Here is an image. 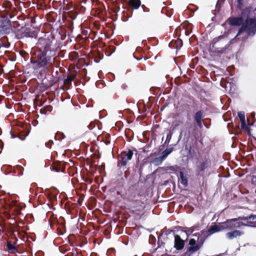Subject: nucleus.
<instances>
[{"instance_id":"nucleus-1","label":"nucleus","mask_w":256,"mask_h":256,"mask_svg":"<svg viewBox=\"0 0 256 256\" xmlns=\"http://www.w3.org/2000/svg\"><path fill=\"white\" fill-rule=\"evenodd\" d=\"M54 39L40 37L36 43V48L32 52V62L38 68H52L56 61V52L52 48Z\"/></svg>"},{"instance_id":"nucleus-2","label":"nucleus","mask_w":256,"mask_h":256,"mask_svg":"<svg viewBox=\"0 0 256 256\" xmlns=\"http://www.w3.org/2000/svg\"><path fill=\"white\" fill-rule=\"evenodd\" d=\"M22 5L24 2H17V39L24 37H36V34L31 32L30 28V19L28 14L22 12Z\"/></svg>"},{"instance_id":"nucleus-3","label":"nucleus","mask_w":256,"mask_h":256,"mask_svg":"<svg viewBox=\"0 0 256 256\" xmlns=\"http://www.w3.org/2000/svg\"><path fill=\"white\" fill-rule=\"evenodd\" d=\"M2 6L6 9L0 12V16L2 18L0 21V27L3 30H6L11 27L15 28V11L16 8L12 7V3L8 0H4Z\"/></svg>"},{"instance_id":"nucleus-4","label":"nucleus","mask_w":256,"mask_h":256,"mask_svg":"<svg viewBox=\"0 0 256 256\" xmlns=\"http://www.w3.org/2000/svg\"><path fill=\"white\" fill-rule=\"evenodd\" d=\"M210 235V233L208 232V230H202L200 234H194L193 236H198V240H196L193 238H190L187 248L194 254L198 253L197 256H198L200 250L202 247L206 239Z\"/></svg>"},{"instance_id":"nucleus-5","label":"nucleus","mask_w":256,"mask_h":256,"mask_svg":"<svg viewBox=\"0 0 256 256\" xmlns=\"http://www.w3.org/2000/svg\"><path fill=\"white\" fill-rule=\"evenodd\" d=\"M225 38L226 36L222 34L214 38L209 44L210 52L217 55L224 53L230 46V42H228L223 46Z\"/></svg>"},{"instance_id":"nucleus-6","label":"nucleus","mask_w":256,"mask_h":256,"mask_svg":"<svg viewBox=\"0 0 256 256\" xmlns=\"http://www.w3.org/2000/svg\"><path fill=\"white\" fill-rule=\"evenodd\" d=\"M239 224L237 220L229 219L226 222L219 223L218 224L211 226L208 229V232L212 234L214 233L222 231L224 230H233L238 226Z\"/></svg>"},{"instance_id":"nucleus-7","label":"nucleus","mask_w":256,"mask_h":256,"mask_svg":"<svg viewBox=\"0 0 256 256\" xmlns=\"http://www.w3.org/2000/svg\"><path fill=\"white\" fill-rule=\"evenodd\" d=\"M243 32H246L248 36H252L256 34V18H247L244 20L242 26L240 28L236 38Z\"/></svg>"},{"instance_id":"nucleus-8","label":"nucleus","mask_w":256,"mask_h":256,"mask_svg":"<svg viewBox=\"0 0 256 256\" xmlns=\"http://www.w3.org/2000/svg\"><path fill=\"white\" fill-rule=\"evenodd\" d=\"M197 126L195 123L188 124V126L185 130H182L180 136H184V139L186 142L192 138H196Z\"/></svg>"},{"instance_id":"nucleus-9","label":"nucleus","mask_w":256,"mask_h":256,"mask_svg":"<svg viewBox=\"0 0 256 256\" xmlns=\"http://www.w3.org/2000/svg\"><path fill=\"white\" fill-rule=\"evenodd\" d=\"M17 138L21 140H25L29 133L30 125L24 123L20 120V118H17Z\"/></svg>"},{"instance_id":"nucleus-10","label":"nucleus","mask_w":256,"mask_h":256,"mask_svg":"<svg viewBox=\"0 0 256 256\" xmlns=\"http://www.w3.org/2000/svg\"><path fill=\"white\" fill-rule=\"evenodd\" d=\"M237 220L239 224L238 226L236 228H240L242 226H250L254 227L256 226V216L251 215L249 217H238V218H232Z\"/></svg>"},{"instance_id":"nucleus-11","label":"nucleus","mask_w":256,"mask_h":256,"mask_svg":"<svg viewBox=\"0 0 256 256\" xmlns=\"http://www.w3.org/2000/svg\"><path fill=\"white\" fill-rule=\"evenodd\" d=\"M132 156L133 152L131 150L122 152L120 155V158L118 162V166L124 168H126V166L128 164V161L132 158Z\"/></svg>"},{"instance_id":"nucleus-12","label":"nucleus","mask_w":256,"mask_h":256,"mask_svg":"<svg viewBox=\"0 0 256 256\" xmlns=\"http://www.w3.org/2000/svg\"><path fill=\"white\" fill-rule=\"evenodd\" d=\"M210 160L208 158H204V159L199 160L196 165V175L201 176H204L205 170L209 167H210Z\"/></svg>"},{"instance_id":"nucleus-13","label":"nucleus","mask_w":256,"mask_h":256,"mask_svg":"<svg viewBox=\"0 0 256 256\" xmlns=\"http://www.w3.org/2000/svg\"><path fill=\"white\" fill-rule=\"evenodd\" d=\"M128 209L133 214H139L144 208V204L140 200H138L130 204H127Z\"/></svg>"},{"instance_id":"nucleus-14","label":"nucleus","mask_w":256,"mask_h":256,"mask_svg":"<svg viewBox=\"0 0 256 256\" xmlns=\"http://www.w3.org/2000/svg\"><path fill=\"white\" fill-rule=\"evenodd\" d=\"M121 196L124 200L126 201L127 204H130L138 200L140 194L137 192L136 190H134V188H129Z\"/></svg>"},{"instance_id":"nucleus-15","label":"nucleus","mask_w":256,"mask_h":256,"mask_svg":"<svg viewBox=\"0 0 256 256\" xmlns=\"http://www.w3.org/2000/svg\"><path fill=\"white\" fill-rule=\"evenodd\" d=\"M22 206H19L17 204V216L20 214V209H22ZM24 222L22 221V219H20V222L18 221V218L17 217V236L22 241L25 242L28 240L27 236L26 234L24 232H20V228L21 227H23ZM18 241V238L17 237V242Z\"/></svg>"},{"instance_id":"nucleus-16","label":"nucleus","mask_w":256,"mask_h":256,"mask_svg":"<svg viewBox=\"0 0 256 256\" xmlns=\"http://www.w3.org/2000/svg\"><path fill=\"white\" fill-rule=\"evenodd\" d=\"M195 98L192 96H186L178 102V105L182 110L190 109V104H195Z\"/></svg>"},{"instance_id":"nucleus-17","label":"nucleus","mask_w":256,"mask_h":256,"mask_svg":"<svg viewBox=\"0 0 256 256\" xmlns=\"http://www.w3.org/2000/svg\"><path fill=\"white\" fill-rule=\"evenodd\" d=\"M174 248L178 251L182 250L185 246L186 240H182L178 234H174Z\"/></svg>"},{"instance_id":"nucleus-18","label":"nucleus","mask_w":256,"mask_h":256,"mask_svg":"<svg viewBox=\"0 0 256 256\" xmlns=\"http://www.w3.org/2000/svg\"><path fill=\"white\" fill-rule=\"evenodd\" d=\"M204 116V111L202 110L196 111L194 115V120L196 125L199 128H202V121Z\"/></svg>"},{"instance_id":"nucleus-19","label":"nucleus","mask_w":256,"mask_h":256,"mask_svg":"<svg viewBox=\"0 0 256 256\" xmlns=\"http://www.w3.org/2000/svg\"><path fill=\"white\" fill-rule=\"evenodd\" d=\"M235 228L230 230L231 231L226 234V238L228 240H233L238 237H240L244 234V232Z\"/></svg>"},{"instance_id":"nucleus-20","label":"nucleus","mask_w":256,"mask_h":256,"mask_svg":"<svg viewBox=\"0 0 256 256\" xmlns=\"http://www.w3.org/2000/svg\"><path fill=\"white\" fill-rule=\"evenodd\" d=\"M200 230V226L199 224H195L193 226H192L190 228H188V227H181L180 230L182 232H184L186 233V240H188V238L189 236L195 230Z\"/></svg>"},{"instance_id":"nucleus-21","label":"nucleus","mask_w":256,"mask_h":256,"mask_svg":"<svg viewBox=\"0 0 256 256\" xmlns=\"http://www.w3.org/2000/svg\"><path fill=\"white\" fill-rule=\"evenodd\" d=\"M244 20L242 17H230L228 19V22L232 26H242Z\"/></svg>"},{"instance_id":"nucleus-22","label":"nucleus","mask_w":256,"mask_h":256,"mask_svg":"<svg viewBox=\"0 0 256 256\" xmlns=\"http://www.w3.org/2000/svg\"><path fill=\"white\" fill-rule=\"evenodd\" d=\"M52 169L56 172H64L66 168L65 162H55L52 165Z\"/></svg>"},{"instance_id":"nucleus-23","label":"nucleus","mask_w":256,"mask_h":256,"mask_svg":"<svg viewBox=\"0 0 256 256\" xmlns=\"http://www.w3.org/2000/svg\"><path fill=\"white\" fill-rule=\"evenodd\" d=\"M238 116L241 122L242 129L250 132V128L246 124L244 112H239Z\"/></svg>"},{"instance_id":"nucleus-24","label":"nucleus","mask_w":256,"mask_h":256,"mask_svg":"<svg viewBox=\"0 0 256 256\" xmlns=\"http://www.w3.org/2000/svg\"><path fill=\"white\" fill-rule=\"evenodd\" d=\"M16 239L14 242L7 240L6 248L9 252L14 254L16 252Z\"/></svg>"},{"instance_id":"nucleus-25","label":"nucleus","mask_w":256,"mask_h":256,"mask_svg":"<svg viewBox=\"0 0 256 256\" xmlns=\"http://www.w3.org/2000/svg\"><path fill=\"white\" fill-rule=\"evenodd\" d=\"M10 86H12V88H10L9 90V92H10V94L8 96L10 97H12L14 100V96H13L14 93L16 92V86H14V77H12L11 76H10Z\"/></svg>"},{"instance_id":"nucleus-26","label":"nucleus","mask_w":256,"mask_h":256,"mask_svg":"<svg viewBox=\"0 0 256 256\" xmlns=\"http://www.w3.org/2000/svg\"><path fill=\"white\" fill-rule=\"evenodd\" d=\"M128 6L133 9L137 10L141 6L140 0H128Z\"/></svg>"},{"instance_id":"nucleus-27","label":"nucleus","mask_w":256,"mask_h":256,"mask_svg":"<svg viewBox=\"0 0 256 256\" xmlns=\"http://www.w3.org/2000/svg\"><path fill=\"white\" fill-rule=\"evenodd\" d=\"M76 76V74H72L68 76L66 79L64 80V84L66 86H70L72 85V82L74 80Z\"/></svg>"},{"instance_id":"nucleus-28","label":"nucleus","mask_w":256,"mask_h":256,"mask_svg":"<svg viewBox=\"0 0 256 256\" xmlns=\"http://www.w3.org/2000/svg\"><path fill=\"white\" fill-rule=\"evenodd\" d=\"M250 9L249 8H246L242 10L240 17H242L243 20H244V19L246 20L247 18H250Z\"/></svg>"},{"instance_id":"nucleus-29","label":"nucleus","mask_w":256,"mask_h":256,"mask_svg":"<svg viewBox=\"0 0 256 256\" xmlns=\"http://www.w3.org/2000/svg\"><path fill=\"white\" fill-rule=\"evenodd\" d=\"M180 182L182 184L184 185V187H186L188 186V179L184 176V174L182 172H180Z\"/></svg>"},{"instance_id":"nucleus-30","label":"nucleus","mask_w":256,"mask_h":256,"mask_svg":"<svg viewBox=\"0 0 256 256\" xmlns=\"http://www.w3.org/2000/svg\"><path fill=\"white\" fill-rule=\"evenodd\" d=\"M52 110V107L51 106H46L43 108H41L40 112L42 114H47L48 112H50Z\"/></svg>"},{"instance_id":"nucleus-31","label":"nucleus","mask_w":256,"mask_h":256,"mask_svg":"<svg viewBox=\"0 0 256 256\" xmlns=\"http://www.w3.org/2000/svg\"><path fill=\"white\" fill-rule=\"evenodd\" d=\"M188 154L191 158H192L194 156H196V152L194 150V145L190 146L188 147Z\"/></svg>"},{"instance_id":"nucleus-32","label":"nucleus","mask_w":256,"mask_h":256,"mask_svg":"<svg viewBox=\"0 0 256 256\" xmlns=\"http://www.w3.org/2000/svg\"><path fill=\"white\" fill-rule=\"evenodd\" d=\"M174 148H166L164 151L162 152L161 156L164 159H165L172 152Z\"/></svg>"},{"instance_id":"nucleus-33","label":"nucleus","mask_w":256,"mask_h":256,"mask_svg":"<svg viewBox=\"0 0 256 256\" xmlns=\"http://www.w3.org/2000/svg\"><path fill=\"white\" fill-rule=\"evenodd\" d=\"M164 159L160 156L158 157L155 158L153 160V162L156 166L160 165Z\"/></svg>"},{"instance_id":"nucleus-34","label":"nucleus","mask_w":256,"mask_h":256,"mask_svg":"<svg viewBox=\"0 0 256 256\" xmlns=\"http://www.w3.org/2000/svg\"><path fill=\"white\" fill-rule=\"evenodd\" d=\"M5 171L6 174L10 172H15V168L12 167L11 166H6L5 167Z\"/></svg>"},{"instance_id":"nucleus-35","label":"nucleus","mask_w":256,"mask_h":256,"mask_svg":"<svg viewBox=\"0 0 256 256\" xmlns=\"http://www.w3.org/2000/svg\"><path fill=\"white\" fill-rule=\"evenodd\" d=\"M78 57V54L76 52H74L69 54L70 59L72 60H76Z\"/></svg>"},{"instance_id":"nucleus-36","label":"nucleus","mask_w":256,"mask_h":256,"mask_svg":"<svg viewBox=\"0 0 256 256\" xmlns=\"http://www.w3.org/2000/svg\"><path fill=\"white\" fill-rule=\"evenodd\" d=\"M195 254L188 250V248H186V251L184 252L180 256H194Z\"/></svg>"},{"instance_id":"nucleus-37","label":"nucleus","mask_w":256,"mask_h":256,"mask_svg":"<svg viewBox=\"0 0 256 256\" xmlns=\"http://www.w3.org/2000/svg\"><path fill=\"white\" fill-rule=\"evenodd\" d=\"M78 252L76 250L72 249V252H68L64 256H76Z\"/></svg>"},{"instance_id":"nucleus-38","label":"nucleus","mask_w":256,"mask_h":256,"mask_svg":"<svg viewBox=\"0 0 256 256\" xmlns=\"http://www.w3.org/2000/svg\"><path fill=\"white\" fill-rule=\"evenodd\" d=\"M14 122H13L11 124L12 129L10 132V134L11 135V138H16V134L14 130V128H13V126L14 124Z\"/></svg>"},{"instance_id":"nucleus-39","label":"nucleus","mask_w":256,"mask_h":256,"mask_svg":"<svg viewBox=\"0 0 256 256\" xmlns=\"http://www.w3.org/2000/svg\"><path fill=\"white\" fill-rule=\"evenodd\" d=\"M18 172V174L21 175L24 172V168L18 164H17V172Z\"/></svg>"},{"instance_id":"nucleus-40","label":"nucleus","mask_w":256,"mask_h":256,"mask_svg":"<svg viewBox=\"0 0 256 256\" xmlns=\"http://www.w3.org/2000/svg\"><path fill=\"white\" fill-rule=\"evenodd\" d=\"M56 136L59 137L60 139L62 140L65 138L64 134L61 132H58L56 134Z\"/></svg>"},{"instance_id":"nucleus-41","label":"nucleus","mask_w":256,"mask_h":256,"mask_svg":"<svg viewBox=\"0 0 256 256\" xmlns=\"http://www.w3.org/2000/svg\"><path fill=\"white\" fill-rule=\"evenodd\" d=\"M174 232V230H170V229H166V230H165L163 233L166 235V236H168V235H169L172 232Z\"/></svg>"},{"instance_id":"nucleus-42","label":"nucleus","mask_w":256,"mask_h":256,"mask_svg":"<svg viewBox=\"0 0 256 256\" xmlns=\"http://www.w3.org/2000/svg\"><path fill=\"white\" fill-rule=\"evenodd\" d=\"M238 2V7L241 9L242 5H243V0H237Z\"/></svg>"},{"instance_id":"nucleus-43","label":"nucleus","mask_w":256,"mask_h":256,"mask_svg":"<svg viewBox=\"0 0 256 256\" xmlns=\"http://www.w3.org/2000/svg\"><path fill=\"white\" fill-rule=\"evenodd\" d=\"M178 168V166H170L168 168V170H172V171H174V172H176L177 170V169Z\"/></svg>"},{"instance_id":"nucleus-44","label":"nucleus","mask_w":256,"mask_h":256,"mask_svg":"<svg viewBox=\"0 0 256 256\" xmlns=\"http://www.w3.org/2000/svg\"><path fill=\"white\" fill-rule=\"evenodd\" d=\"M106 141L104 142L105 144H110V140H109V138H110V135L109 134H107L106 136Z\"/></svg>"},{"instance_id":"nucleus-45","label":"nucleus","mask_w":256,"mask_h":256,"mask_svg":"<svg viewBox=\"0 0 256 256\" xmlns=\"http://www.w3.org/2000/svg\"><path fill=\"white\" fill-rule=\"evenodd\" d=\"M88 127L90 130H92L95 127V124L93 122H91L88 126Z\"/></svg>"},{"instance_id":"nucleus-46","label":"nucleus","mask_w":256,"mask_h":256,"mask_svg":"<svg viewBox=\"0 0 256 256\" xmlns=\"http://www.w3.org/2000/svg\"><path fill=\"white\" fill-rule=\"evenodd\" d=\"M144 12H149L150 9L144 4L141 6Z\"/></svg>"},{"instance_id":"nucleus-47","label":"nucleus","mask_w":256,"mask_h":256,"mask_svg":"<svg viewBox=\"0 0 256 256\" xmlns=\"http://www.w3.org/2000/svg\"><path fill=\"white\" fill-rule=\"evenodd\" d=\"M18 89L17 88V94H16V96H17V101L20 100V99L22 98V94H20L18 92Z\"/></svg>"},{"instance_id":"nucleus-48","label":"nucleus","mask_w":256,"mask_h":256,"mask_svg":"<svg viewBox=\"0 0 256 256\" xmlns=\"http://www.w3.org/2000/svg\"><path fill=\"white\" fill-rule=\"evenodd\" d=\"M102 59V58H100V56L98 57H96L94 58V62H99L100 60Z\"/></svg>"},{"instance_id":"nucleus-49","label":"nucleus","mask_w":256,"mask_h":256,"mask_svg":"<svg viewBox=\"0 0 256 256\" xmlns=\"http://www.w3.org/2000/svg\"><path fill=\"white\" fill-rule=\"evenodd\" d=\"M16 106H17V112L19 111V110L20 108L22 106V104L20 103H17L16 104Z\"/></svg>"},{"instance_id":"nucleus-50","label":"nucleus","mask_w":256,"mask_h":256,"mask_svg":"<svg viewBox=\"0 0 256 256\" xmlns=\"http://www.w3.org/2000/svg\"><path fill=\"white\" fill-rule=\"evenodd\" d=\"M19 54L20 55L22 58H24V54H25V55L26 54V53L22 52V51L19 52Z\"/></svg>"},{"instance_id":"nucleus-51","label":"nucleus","mask_w":256,"mask_h":256,"mask_svg":"<svg viewBox=\"0 0 256 256\" xmlns=\"http://www.w3.org/2000/svg\"><path fill=\"white\" fill-rule=\"evenodd\" d=\"M10 236L12 237L13 236L14 237L15 236L14 232V231L10 232Z\"/></svg>"},{"instance_id":"nucleus-52","label":"nucleus","mask_w":256,"mask_h":256,"mask_svg":"<svg viewBox=\"0 0 256 256\" xmlns=\"http://www.w3.org/2000/svg\"><path fill=\"white\" fill-rule=\"evenodd\" d=\"M252 182L253 183L256 182V176H252Z\"/></svg>"},{"instance_id":"nucleus-53","label":"nucleus","mask_w":256,"mask_h":256,"mask_svg":"<svg viewBox=\"0 0 256 256\" xmlns=\"http://www.w3.org/2000/svg\"><path fill=\"white\" fill-rule=\"evenodd\" d=\"M76 14H73L72 16H70V18L72 19V20H74L76 18Z\"/></svg>"},{"instance_id":"nucleus-54","label":"nucleus","mask_w":256,"mask_h":256,"mask_svg":"<svg viewBox=\"0 0 256 256\" xmlns=\"http://www.w3.org/2000/svg\"><path fill=\"white\" fill-rule=\"evenodd\" d=\"M178 42L180 43V46H182V42L181 40H178Z\"/></svg>"},{"instance_id":"nucleus-55","label":"nucleus","mask_w":256,"mask_h":256,"mask_svg":"<svg viewBox=\"0 0 256 256\" xmlns=\"http://www.w3.org/2000/svg\"><path fill=\"white\" fill-rule=\"evenodd\" d=\"M60 252H62V250H63V248L62 246L60 247Z\"/></svg>"},{"instance_id":"nucleus-56","label":"nucleus","mask_w":256,"mask_h":256,"mask_svg":"<svg viewBox=\"0 0 256 256\" xmlns=\"http://www.w3.org/2000/svg\"><path fill=\"white\" fill-rule=\"evenodd\" d=\"M16 252H18V246H17V250H16Z\"/></svg>"},{"instance_id":"nucleus-57","label":"nucleus","mask_w":256,"mask_h":256,"mask_svg":"<svg viewBox=\"0 0 256 256\" xmlns=\"http://www.w3.org/2000/svg\"><path fill=\"white\" fill-rule=\"evenodd\" d=\"M142 57H141L140 58H137L138 60H142Z\"/></svg>"},{"instance_id":"nucleus-58","label":"nucleus","mask_w":256,"mask_h":256,"mask_svg":"<svg viewBox=\"0 0 256 256\" xmlns=\"http://www.w3.org/2000/svg\"><path fill=\"white\" fill-rule=\"evenodd\" d=\"M13 0L14 1L15 6H16V0Z\"/></svg>"},{"instance_id":"nucleus-59","label":"nucleus","mask_w":256,"mask_h":256,"mask_svg":"<svg viewBox=\"0 0 256 256\" xmlns=\"http://www.w3.org/2000/svg\"><path fill=\"white\" fill-rule=\"evenodd\" d=\"M147 58H144V60H147Z\"/></svg>"},{"instance_id":"nucleus-60","label":"nucleus","mask_w":256,"mask_h":256,"mask_svg":"<svg viewBox=\"0 0 256 256\" xmlns=\"http://www.w3.org/2000/svg\"><path fill=\"white\" fill-rule=\"evenodd\" d=\"M18 0H17V2H18Z\"/></svg>"},{"instance_id":"nucleus-61","label":"nucleus","mask_w":256,"mask_h":256,"mask_svg":"<svg viewBox=\"0 0 256 256\" xmlns=\"http://www.w3.org/2000/svg\"><path fill=\"white\" fill-rule=\"evenodd\" d=\"M254 140H256V138H254Z\"/></svg>"}]
</instances>
